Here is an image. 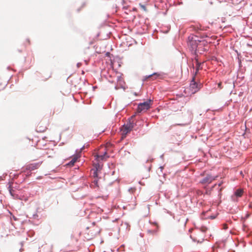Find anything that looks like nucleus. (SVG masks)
Returning a JSON list of instances; mask_svg holds the SVG:
<instances>
[{
	"label": "nucleus",
	"mask_w": 252,
	"mask_h": 252,
	"mask_svg": "<svg viewBox=\"0 0 252 252\" xmlns=\"http://www.w3.org/2000/svg\"><path fill=\"white\" fill-rule=\"evenodd\" d=\"M139 5L144 11H146V8L145 5L141 4H140Z\"/></svg>",
	"instance_id": "16"
},
{
	"label": "nucleus",
	"mask_w": 252,
	"mask_h": 252,
	"mask_svg": "<svg viewBox=\"0 0 252 252\" xmlns=\"http://www.w3.org/2000/svg\"><path fill=\"white\" fill-rule=\"evenodd\" d=\"M9 192H10V194L12 196H15V193H14V191L13 190V189L11 188V187L10 186H9Z\"/></svg>",
	"instance_id": "13"
},
{
	"label": "nucleus",
	"mask_w": 252,
	"mask_h": 252,
	"mask_svg": "<svg viewBox=\"0 0 252 252\" xmlns=\"http://www.w3.org/2000/svg\"><path fill=\"white\" fill-rule=\"evenodd\" d=\"M98 170V169H96V171H94V173H93V176L94 177V178H96L97 177V171Z\"/></svg>",
	"instance_id": "15"
},
{
	"label": "nucleus",
	"mask_w": 252,
	"mask_h": 252,
	"mask_svg": "<svg viewBox=\"0 0 252 252\" xmlns=\"http://www.w3.org/2000/svg\"><path fill=\"white\" fill-rule=\"evenodd\" d=\"M221 183H220V184H219V186H221Z\"/></svg>",
	"instance_id": "22"
},
{
	"label": "nucleus",
	"mask_w": 252,
	"mask_h": 252,
	"mask_svg": "<svg viewBox=\"0 0 252 252\" xmlns=\"http://www.w3.org/2000/svg\"><path fill=\"white\" fill-rule=\"evenodd\" d=\"M188 45L190 47L192 50H196L199 46L204 44V42L198 39V37L196 35H190L188 37Z\"/></svg>",
	"instance_id": "1"
},
{
	"label": "nucleus",
	"mask_w": 252,
	"mask_h": 252,
	"mask_svg": "<svg viewBox=\"0 0 252 252\" xmlns=\"http://www.w3.org/2000/svg\"><path fill=\"white\" fill-rule=\"evenodd\" d=\"M223 225H224V229H226L227 228V225L226 224H224Z\"/></svg>",
	"instance_id": "20"
},
{
	"label": "nucleus",
	"mask_w": 252,
	"mask_h": 252,
	"mask_svg": "<svg viewBox=\"0 0 252 252\" xmlns=\"http://www.w3.org/2000/svg\"><path fill=\"white\" fill-rule=\"evenodd\" d=\"M41 124H38L36 127V130L39 132H42L45 131L46 127L45 126H40Z\"/></svg>",
	"instance_id": "9"
},
{
	"label": "nucleus",
	"mask_w": 252,
	"mask_h": 252,
	"mask_svg": "<svg viewBox=\"0 0 252 252\" xmlns=\"http://www.w3.org/2000/svg\"><path fill=\"white\" fill-rule=\"evenodd\" d=\"M133 128V125L132 124H127L125 125L121 128L122 138L126 137L127 134L129 133Z\"/></svg>",
	"instance_id": "4"
},
{
	"label": "nucleus",
	"mask_w": 252,
	"mask_h": 252,
	"mask_svg": "<svg viewBox=\"0 0 252 252\" xmlns=\"http://www.w3.org/2000/svg\"><path fill=\"white\" fill-rule=\"evenodd\" d=\"M95 158V159L97 161L103 160L105 159L108 157L107 156V152L105 151L103 154H100V152L99 151L98 154H97L94 156Z\"/></svg>",
	"instance_id": "7"
},
{
	"label": "nucleus",
	"mask_w": 252,
	"mask_h": 252,
	"mask_svg": "<svg viewBox=\"0 0 252 252\" xmlns=\"http://www.w3.org/2000/svg\"><path fill=\"white\" fill-rule=\"evenodd\" d=\"M151 104V100H148L147 101L139 104L137 109V112L143 113L146 112L150 108Z\"/></svg>",
	"instance_id": "3"
},
{
	"label": "nucleus",
	"mask_w": 252,
	"mask_h": 252,
	"mask_svg": "<svg viewBox=\"0 0 252 252\" xmlns=\"http://www.w3.org/2000/svg\"><path fill=\"white\" fill-rule=\"evenodd\" d=\"M215 180V178L212 177L211 175H207L206 177L204 178L200 182L202 184H210L213 180Z\"/></svg>",
	"instance_id": "8"
},
{
	"label": "nucleus",
	"mask_w": 252,
	"mask_h": 252,
	"mask_svg": "<svg viewBox=\"0 0 252 252\" xmlns=\"http://www.w3.org/2000/svg\"><path fill=\"white\" fill-rule=\"evenodd\" d=\"M93 183H94L97 187H98V186L97 185L98 180L97 179H95L94 180Z\"/></svg>",
	"instance_id": "17"
},
{
	"label": "nucleus",
	"mask_w": 252,
	"mask_h": 252,
	"mask_svg": "<svg viewBox=\"0 0 252 252\" xmlns=\"http://www.w3.org/2000/svg\"><path fill=\"white\" fill-rule=\"evenodd\" d=\"M199 66H200V64H199V63H197L196 69V73L198 71V70L199 69Z\"/></svg>",
	"instance_id": "18"
},
{
	"label": "nucleus",
	"mask_w": 252,
	"mask_h": 252,
	"mask_svg": "<svg viewBox=\"0 0 252 252\" xmlns=\"http://www.w3.org/2000/svg\"><path fill=\"white\" fill-rule=\"evenodd\" d=\"M201 85H198L195 81L194 78H193L189 86V89L190 90L192 94H194L197 92L200 88Z\"/></svg>",
	"instance_id": "5"
},
{
	"label": "nucleus",
	"mask_w": 252,
	"mask_h": 252,
	"mask_svg": "<svg viewBox=\"0 0 252 252\" xmlns=\"http://www.w3.org/2000/svg\"><path fill=\"white\" fill-rule=\"evenodd\" d=\"M160 171L162 172L163 167H160Z\"/></svg>",
	"instance_id": "21"
},
{
	"label": "nucleus",
	"mask_w": 252,
	"mask_h": 252,
	"mask_svg": "<svg viewBox=\"0 0 252 252\" xmlns=\"http://www.w3.org/2000/svg\"><path fill=\"white\" fill-rule=\"evenodd\" d=\"M159 76V74L157 73H154L153 74L149 75L147 78H152L153 80L156 79Z\"/></svg>",
	"instance_id": "11"
},
{
	"label": "nucleus",
	"mask_w": 252,
	"mask_h": 252,
	"mask_svg": "<svg viewBox=\"0 0 252 252\" xmlns=\"http://www.w3.org/2000/svg\"><path fill=\"white\" fill-rule=\"evenodd\" d=\"M77 158H74L72 159V160L69 162L68 164L69 165H73L74 163L76 161Z\"/></svg>",
	"instance_id": "12"
},
{
	"label": "nucleus",
	"mask_w": 252,
	"mask_h": 252,
	"mask_svg": "<svg viewBox=\"0 0 252 252\" xmlns=\"http://www.w3.org/2000/svg\"><path fill=\"white\" fill-rule=\"evenodd\" d=\"M42 162H39L36 163H30L27 165L25 166V169L27 170L32 171L35 169H38L40 165L41 164Z\"/></svg>",
	"instance_id": "6"
},
{
	"label": "nucleus",
	"mask_w": 252,
	"mask_h": 252,
	"mask_svg": "<svg viewBox=\"0 0 252 252\" xmlns=\"http://www.w3.org/2000/svg\"><path fill=\"white\" fill-rule=\"evenodd\" d=\"M201 230L202 232H205L207 230V228L204 226H202L201 227Z\"/></svg>",
	"instance_id": "14"
},
{
	"label": "nucleus",
	"mask_w": 252,
	"mask_h": 252,
	"mask_svg": "<svg viewBox=\"0 0 252 252\" xmlns=\"http://www.w3.org/2000/svg\"><path fill=\"white\" fill-rule=\"evenodd\" d=\"M243 190L242 189H238L236 190V191L235 192V195L236 196V197H241L242 196V195L243 194Z\"/></svg>",
	"instance_id": "10"
},
{
	"label": "nucleus",
	"mask_w": 252,
	"mask_h": 252,
	"mask_svg": "<svg viewBox=\"0 0 252 252\" xmlns=\"http://www.w3.org/2000/svg\"><path fill=\"white\" fill-rule=\"evenodd\" d=\"M98 231L95 230L94 227H87L84 232V237L88 240L94 238L97 234Z\"/></svg>",
	"instance_id": "2"
},
{
	"label": "nucleus",
	"mask_w": 252,
	"mask_h": 252,
	"mask_svg": "<svg viewBox=\"0 0 252 252\" xmlns=\"http://www.w3.org/2000/svg\"><path fill=\"white\" fill-rule=\"evenodd\" d=\"M221 82H220L218 83V87L220 89H222V87H221Z\"/></svg>",
	"instance_id": "19"
}]
</instances>
